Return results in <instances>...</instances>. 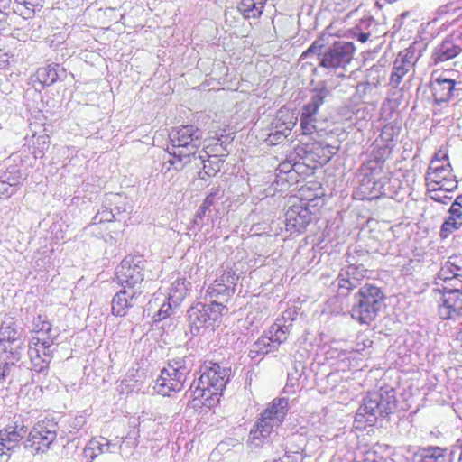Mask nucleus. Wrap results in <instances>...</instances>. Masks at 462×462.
<instances>
[{
    "instance_id": "nucleus-1",
    "label": "nucleus",
    "mask_w": 462,
    "mask_h": 462,
    "mask_svg": "<svg viewBox=\"0 0 462 462\" xmlns=\"http://www.w3.org/2000/svg\"><path fill=\"white\" fill-rule=\"evenodd\" d=\"M171 147H167V152L174 157L166 163H170L175 170H181L185 164L196 162L197 160L204 162L205 158L209 157L204 150L197 153L198 148L201 145L203 139L202 131L192 125H187L172 129L169 134Z\"/></svg>"
},
{
    "instance_id": "nucleus-2",
    "label": "nucleus",
    "mask_w": 462,
    "mask_h": 462,
    "mask_svg": "<svg viewBox=\"0 0 462 462\" xmlns=\"http://www.w3.org/2000/svg\"><path fill=\"white\" fill-rule=\"evenodd\" d=\"M288 410L289 399L286 397L275 398L268 403L250 430V444L254 448L262 446L271 434L282 424Z\"/></svg>"
},
{
    "instance_id": "nucleus-3",
    "label": "nucleus",
    "mask_w": 462,
    "mask_h": 462,
    "mask_svg": "<svg viewBox=\"0 0 462 462\" xmlns=\"http://www.w3.org/2000/svg\"><path fill=\"white\" fill-rule=\"evenodd\" d=\"M194 356H178L169 360L167 367L161 371L154 386L162 396H170L172 392H180L194 367Z\"/></svg>"
},
{
    "instance_id": "nucleus-4",
    "label": "nucleus",
    "mask_w": 462,
    "mask_h": 462,
    "mask_svg": "<svg viewBox=\"0 0 462 462\" xmlns=\"http://www.w3.org/2000/svg\"><path fill=\"white\" fill-rule=\"evenodd\" d=\"M396 408L395 392L393 388L382 387L368 393L356 412V422L374 423L378 418L386 417Z\"/></svg>"
},
{
    "instance_id": "nucleus-5",
    "label": "nucleus",
    "mask_w": 462,
    "mask_h": 462,
    "mask_svg": "<svg viewBox=\"0 0 462 462\" xmlns=\"http://www.w3.org/2000/svg\"><path fill=\"white\" fill-rule=\"evenodd\" d=\"M323 47V41L316 40L301 57L307 58L311 53H317L319 57V66L331 71L345 70L353 59L355 47L352 42H336L321 53Z\"/></svg>"
},
{
    "instance_id": "nucleus-6",
    "label": "nucleus",
    "mask_w": 462,
    "mask_h": 462,
    "mask_svg": "<svg viewBox=\"0 0 462 462\" xmlns=\"http://www.w3.org/2000/svg\"><path fill=\"white\" fill-rule=\"evenodd\" d=\"M355 299L356 303L351 310L352 318L361 324H370L381 310L384 295L379 287L366 283L359 289Z\"/></svg>"
},
{
    "instance_id": "nucleus-7",
    "label": "nucleus",
    "mask_w": 462,
    "mask_h": 462,
    "mask_svg": "<svg viewBox=\"0 0 462 462\" xmlns=\"http://www.w3.org/2000/svg\"><path fill=\"white\" fill-rule=\"evenodd\" d=\"M229 373L226 368L221 367L217 364H214L211 367L199 378V382L195 385L193 383L190 385V390L193 392L194 399H204L211 405V401H218V395L221 394L228 381Z\"/></svg>"
},
{
    "instance_id": "nucleus-8",
    "label": "nucleus",
    "mask_w": 462,
    "mask_h": 462,
    "mask_svg": "<svg viewBox=\"0 0 462 462\" xmlns=\"http://www.w3.org/2000/svg\"><path fill=\"white\" fill-rule=\"evenodd\" d=\"M226 311L222 301L213 300L209 304L198 302L191 306L188 310V320L192 335H198L206 328L214 330Z\"/></svg>"
},
{
    "instance_id": "nucleus-9",
    "label": "nucleus",
    "mask_w": 462,
    "mask_h": 462,
    "mask_svg": "<svg viewBox=\"0 0 462 462\" xmlns=\"http://www.w3.org/2000/svg\"><path fill=\"white\" fill-rule=\"evenodd\" d=\"M433 291H439L441 294L439 306V315L441 319H448L451 310L456 313V310H461L462 273H456L447 282H441L439 287H435Z\"/></svg>"
},
{
    "instance_id": "nucleus-10",
    "label": "nucleus",
    "mask_w": 462,
    "mask_h": 462,
    "mask_svg": "<svg viewBox=\"0 0 462 462\" xmlns=\"http://www.w3.org/2000/svg\"><path fill=\"white\" fill-rule=\"evenodd\" d=\"M57 423L51 420L38 421L24 441L25 450L33 456L47 452L57 438Z\"/></svg>"
},
{
    "instance_id": "nucleus-11",
    "label": "nucleus",
    "mask_w": 462,
    "mask_h": 462,
    "mask_svg": "<svg viewBox=\"0 0 462 462\" xmlns=\"http://www.w3.org/2000/svg\"><path fill=\"white\" fill-rule=\"evenodd\" d=\"M146 261L140 256L128 255L116 267V276L119 284L129 290H142Z\"/></svg>"
},
{
    "instance_id": "nucleus-12",
    "label": "nucleus",
    "mask_w": 462,
    "mask_h": 462,
    "mask_svg": "<svg viewBox=\"0 0 462 462\" xmlns=\"http://www.w3.org/2000/svg\"><path fill=\"white\" fill-rule=\"evenodd\" d=\"M22 329H18L13 319L5 320L0 327V356H8L12 362L20 360L25 346L22 339Z\"/></svg>"
},
{
    "instance_id": "nucleus-13",
    "label": "nucleus",
    "mask_w": 462,
    "mask_h": 462,
    "mask_svg": "<svg viewBox=\"0 0 462 462\" xmlns=\"http://www.w3.org/2000/svg\"><path fill=\"white\" fill-rule=\"evenodd\" d=\"M238 275L233 270H227L217 278L206 290L205 297L210 301L222 300L226 301L227 299L235 292L236 282Z\"/></svg>"
},
{
    "instance_id": "nucleus-14",
    "label": "nucleus",
    "mask_w": 462,
    "mask_h": 462,
    "mask_svg": "<svg viewBox=\"0 0 462 462\" xmlns=\"http://www.w3.org/2000/svg\"><path fill=\"white\" fill-rule=\"evenodd\" d=\"M125 439H120L116 442H112L105 437H96L91 439L85 446L82 457L87 462H93V460L101 454L106 453H117L122 452L124 444H128Z\"/></svg>"
},
{
    "instance_id": "nucleus-15",
    "label": "nucleus",
    "mask_w": 462,
    "mask_h": 462,
    "mask_svg": "<svg viewBox=\"0 0 462 462\" xmlns=\"http://www.w3.org/2000/svg\"><path fill=\"white\" fill-rule=\"evenodd\" d=\"M365 272L363 265L349 264L341 269L334 283L337 287L338 294L346 296L350 291L356 288L365 277Z\"/></svg>"
},
{
    "instance_id": "nucleus-16",
    "label": "nucleus",
    "mask_w": 462,
    "mask_h": 462,
    "mask_svg": "<svg viewBox=\"0 0 462 462\" xmlns=\"http://www.w3.org/2000/svg\"><path fill=\"white\" fill-rule=\"evenodd\" d=\"M27 432V427L23 421L18 418L5 429L0 430V445L10 453L15 451L19 447L21 439Z\"/></svg>"
},
{
    "instance_id": "nucleus-17",
    "label": "nucleus",
    "mask_w": 462,
    "mask_h": 462,
    "mask_svg": "<svg viewBox=\"0 0 462 462\" xmlns=\"http://www.w3.org/2000/svg\"><path fill=\"white\" fill-rule=\"evenodd\" d=\"M143 291L139 289L129 290L125 287L116 293L112 300V313L115 316L124 317L128 310L137 304Z\"/></svg>"
},
{
    "instance_id": "nucleus-18",
    "label": "nucleus",
    "mask_w": 462,
    "mask_h": 462,
    "mask_svg": "<svg viewBox=\"0 0 462 462\" xmlns=\"http://www.w3.org/2000/svg\"><path fill=\"white\" fill-rule=\"evenodd\" d=\"M310 221L311 213L303 204L291 206L285 214L286 228L291 232H302Z\"/></svg>"
},
{
    "instance_id": "nucleus-19",
    "label": "nucleus",
    "mask_w": 462,
    "mask_h": 462,
    "mask_svg": "<svg viewBox=\"0 0 462 462\" xmlns=\"http://www.w3.org/2000/svg\"><path fill=\"white\" fill-rule=\"evenodd\" d=\"M462 51V38L458 35L447 37L432 53L435 63L444 62L457 57Z\"/></svg>"
},
{
    "instance_id": "nucleus-20",
    "label": "nucleus",
    "mask_w": 462,
    "mask_h": 462,
    "mask_svg": "<svg viewBox=\"0 0 462 462\" xmlns=\"http://www.w3.org/2000/svg\"><path fill=\"white\" fill-rule=\"evenodd\" d=\"M22 180L23 176L17 165L12 164L5 170H0V197H11Z\"/></svg>"
},
{
    "instance_id": "nucleus-21",
    "label": "nucleus",
    "mask_w": 462,
    "mask_h": 462,
    "mask_svg": "<svg viewBox=\"0 0 462 462\" xmlns=\"http://www.w3.org/2000/svg\"><path fill=\"white\" fill-rule=\"evenodd\" d=\"M414 64L413 52L406 50L400 52L395 59L393 66L390 82L393 87H397L405 74L411 69Z\"/></svg>"
},
{
    "instance_id": "nucleus-22",
    "label": "nucleus",
    "mask_w": 462,
    "mask_h": 462,
    "mask_svg": "<svg viewBox=\"0 0 462 462\" xmlns=\"http://www.w3.org/2000/svg\"><path fill=\"white\" fill-rule=\"evenodd\" d=\"M28 346V355L32 364V370L35 372L38 376L46 375L53 350L47 351L35 347L32 345H29Z\"/></svg>"
},
{
    "instance_id": "nucleus-23",
    "label": "nucleus",
    "mask_w": 462,
    "mask_h": 462,
    "mask_svg": "<svg viewBox=\"0 0 462 462\" xmlns=\"http://www.w3.org/2000/svg\"><path fill=\"white\" fill-rule=\"evenodd\" d=\"M291 313L285 311L282 319H277L269 328L267 334L273 340V343L279 348L280 345L284 343L292 328V319L287 323L286 319H291Z\"/></svg>"
},
{
    "instance_id": "nucleus-24",
    "label": "nucleus",
    "mask_w": 462,
    "mask_h": 462,
    "mask_svg": "<svg viewBox=\"0 0 462 462\" xmlns=\"http://www.w3.org/2000/svg\"><path fill=\"white\" fill-rule=\"evenodd\" d=\"M452 168L449 162L438 163V160H431L426 172V180L428 185L439 184L447 178H452Z\"/></svg>"
},
{
    "instance_id": "nucleus-25",
    "label": "nucleus",
    "mask_w": 462,
    "mask_h": 462,
    "mask_svg": "<svg viewBox=\"0 0 462 462\" xmlns=\"http://www.w3.org/2000/svg\"><path fill=\"white\" fill-rule=\"evenodd\" d=\"M456 81L448 79L437 78L431 82V90L438 104L448 102L453 96Z\"/></svg>"
},
{
    "instance_id": "nucleus-26",
    "label": "nucleus",
    "mask_w": 462,
    "mask_h": 462,
    "mask_svg": "<svg viewBox=\"0 0 462 462\" xmlns=\"http://www.w3.org/2000/svg\"><path fill=\"white\" fill-rule=\"evenodd\" d=\"M328 95L329 91L325 87L314 89L310 101L303 106L300 116L316 117L319 107L324 104Z\"/></svg>"
},
{
    "instance_id": "nucleus-27",
    "label": "nucleus",
    "mask_w": 462,
    "mask_h": 462,
    "mask_svg": "<svg viewBox=\"0 0 462 462\" xmlns=\"http://www.w3.org/2000/svg\"><path fill=\"white\" fill-rule=\"evenodd\" d=\"M64 74V69H60V65L53 64L46 67L39 68L36 71L37 80L45 86H51L54 84L57 79L60 77V74Z\"/></svg>"
},
{
    "instance_id": "nucleus-28",
    "label": "nucleus",
    "mask_w": 462,
    "mask_h": 462,
    "mask_svg": "<svg viewBox=\"0 0 462 462\" xmlns=\"http://www.w3.org/2000/svg\"><path fill=\"white\" fill-rule=\"evenodd\" d=\"M276 345L273 343L272 338L266 333L259 337L251 346L248 356L251 358H256L259 356H264L269 353L277 351Z\"/></svg>"
},
{
    "instance_id": "nucleus-29",
    "label": "nucleus",
    "mask_w": 462,
    "mask_h": 462,
    "mask_svg": "<svg viewBox=\"0 0 462 462\" xmlns=\"http://www.w3.org/2000/svg\"><path fill=\"white\" fill-rule=\"evenodd\" d=\"M419 462H450L448 449L439 447H429L420 454Z\"/></svg>"
},
{
    "instance_id": "nucleus-30",
    "label": "nucleus",
    "mask_w": 462,
    "mask_h": 462,
    "mask_svg": "<svg viewBox=\"0 0 462 462\" xmlns=\"http://www.w3.org/2000/svg\"><path fill=\"white\" fill-rule=\"evenodd\" d=\"M266 0H242L238 11L245 18H258L262 15Z\"/></svg>"
},
{
    "instance_id": "nucleus-31",
    "label": "nucleus",
    "mask_w": 462,
    "mask_h": 462,
    "mask_svg": "<svg viewBox=\"0 0 462 462\" xmlns=\"http://www.w3.org/2000/svg\"><path fill=\"white\" fill-rule=\"evenodd\" d=\"M190 282H186L185 279L178 278L171 283L168 300H171L175 307H178L186 298Z\"/></svg>"
},
{
    "instance_id": "nucleus-32",
    "label": "nucleus",
    "mask_w": 462,
    "mask_h": 462,
    "mask_svg": "<svg viewBox=\"0 0 462 462\" xmlns=\"http://www.w3.org/2000/svg\"><path fill=\"white\" fill-rule=\"evenodd\" d=\"M54 344V336L51 331H40L33 333L30 340L29 345H32L35 347H39L44 350H52L51 346Z\"/></svg>"
},
{
    "instance_id": "nucleus-33",
    "label": "nucleus",
    "mask_w": 462,
    "mask_h": 462,
    "mask_svg": "<svg viewBox=\"0 0 462 462\" xmlns=\"http://www.w3.org/2000/svg\"><path fill=\"white\" fill-rule=\"evenodd\" d=\"M462 227V220L457 217H453L450 215L445 219L443 224L441 225L439 236L441 238H447L449 235H451L456 230H458Z\"/></svg>"
},
{
    "instance_id": "nucleus-34",
    "label": "nucleus",
    "mask_w": 462,
    "mask_h": 462,
    "mask_svg": "<svg viewBox=\"0 0 462 462\" xmlns=\"http://www.w3.org/2000/svg\"><path fill=\"white\" fill-rule=\"evenodd\" d=\"M296 121H297V118H295L294 116H291L289 121L281 122V120L279 119L275 123L274 128L277 131V133L280 134V137L275 138L276 143L282 142V140L285 139L291 134V131L296 125Z\"/></svg>"
},
{
    "instance_id": "nucleus-35",
    "label": "nucleus",
    "mask_w": 462,
    "mask_h": 462,
    "mask_svg": "<svg viewBox=\"0 0 462 462\" xmlns=\"http://www.w3.org/2000/svg\"><path fill=\"white\" fill-rule=\"evenodd\" d=\"M24 28L28 30L31 40L37 41L43 35V21L42 19L26 22Z\"/></svg>"
},
{
    "instance_id": "nucleus-36",
    "label": "nucleus",
    "mask_w": 462,
    "mask_h": 462,
    "mask_svg": "<svg viewBox=\"0 0 462 462\" xmlns=\"http://www.w3.org/2000/svg\"><path fill=\"white\" fill-rule=\"evenodd\" d=\"M16 369L15 362L10 361L8 356H0V383L9 377Z\"/></svg>"
},
{
    "instance_id": "nucleus-37",
    "label": "nucleus",
    "mask_w": 462,
    "mask_h": 462,
    "mask_svg": "<svg viewBox=\"0 0 462 462\" xmlns=\"http://www.w3.org/2000/svg\"><path fill=\"white\" fill-rule=\"evenodd\" d=\"M208 158V157L205 158L204 162L199 160L196 161V162L198 163V165H196L197 167L203 165V172H199V178L203 180H205L206 175L208 177L213 176L220 170L218 162L213 163L211 161L207 160Z\"/></svg>"
},
{
    "instance_id": "nucleus-38",
    "label": "nucleus",
    "mask_w": 462,
    "mask_h": 462,
    "mask_svg": "<svg viewBox=\"0 0 462 462\" xmlns=\"http://www.w3.org/2000/svg\"><path fill=\"white\" fill-rule=\"evenodd\" d=\"M213 195L212 194H208L204 201L202 202V204L199 206V208H198L196 214H195V217H194V224L195 225H199L200 222L202 221V219L205 217L207 212L208 211L210 206L213 205Z\"/></svg>"
},
{
    "instance_id": "nucleus-39",
    "label": "nucleus",
    "mask_w": 462,
    "mask_h": 462,
    "mask_svg": "<svg viewBox=\"0 0 462 462\" xmlns=\"http://www.w3.org/2000/svg\"><path fill=\"white\" fill-rule=\"evenodd\" d=\"M116 219L114 211L106 207H103L93 217L94 224H100L104 222H112Z\"/></svg>"
},
{
    "instance_id": "nucleus-40",
    "label": "nucleus",
    "mask_w": 462,
    "mask_h": 462,
    "mask_svg": "<svg viewBox=\"0 0 462 462\" xmlns=\"http://www.w3.org/2000/svg\"><path fill=\"white\" fill-rule=\"evenodd\" d=\"M40 331H51V324L47 318L42 315H38L32 321V333H38Z\"/></svg>"
},
{
    "instance_id": "nucleus-41",
    "label": "nucleus",
    "mask_w": 462,
    "mask_h": 462,
    "mask_svg": "<svg viewBox=\"0 0 462 462\" xmlns=\"http://www.w3.org/2000/svg\"><path fill=\"white\" fill-rule=\"evenodd\" d=\"M173 308H176L174 306V303L171 300H169L167 299L166 302H163L157 313L154 315L153 319L154 321H161L168 317H170L172 313Z\"/></svg>"
},
{
    "instance_id": "nucleus-42",
    "label": "nucleus",
    "mask_w": 462,
    "mask_h": 462,
    "mask_svg": "<svg viewBox=\"0 0 462 462\" xmlns=\"http://www.w3.org/2000/svg\"><path fill=\"white\" fill-rule=\"evenodd\" d=\"M316 117H302L300 118V126L302 132V134L309 135L315 132L316 130Z\"/></svg>"
},
{
    "instance_id": "nucleus-43",
    "label": "nucleus",
    "mask_w": 462,
    "mask_h": 462,
    "mask_svg": "<svg viewBox=\"0 0 462 462\" xmlns=\"http://www.w3.org/2000/svg\"><path fill=\"white\" fill-rule=\"evenodd\" d=\"M453 274H456L455 272L452 271V269H450L448 264H444L439 272L437 274V277L435 278V282H434V284H435V287H439L441 282H445L448 281V279H450L451 275Z\"/></svg>"
},
{
    "instance_id": "nucleus-44",
    "label": "nucleus",
    "mask_w": 462,
    "mask_h": 462,
    "mask_svg": "<svg viewBox=\"0 0 462 462\" xmlns=\"http://www.w3.org/2000/svg\"><path fill=\"white\" fill-rule=\"evenodd\" d=\"M455 273H462V254H453L445 263Z\"/></svg>"
},
{
    "instance_id": "nucleus-45",
    "label": "nucleus",
    "mask_w": 462,
    "mask_h": 462,
    "mask_svg": "<svg viewBox=\"0 0 462 462\" xmlns=\"http://www.w3.org/2000/svg\"><path fill=\"white\" fill-rule=\"evenodd\" d=\"M319 147L321 149L322 157L326 162H328L338 150L337 146L332 144L322 145V143H319Z\"/></svg>"
},
{
    "instance_id": "nucleus-46",
    "label": "nucleus",
    "mask_w": 462,
    "mask_h": 462,
    "mask_svg": "<svg viewBox=\"0 0 462 462\" xmlns=\"http://www.w3.org/2000/svg\"><path fill=\"white\" fill-rule=\"evenodd\" d=\"M433 187V191H451L457 188V182L452 178H447L442 183L436 184Z\"/></svg>"
},
{
    "instance_id": "nucleus-47",
    "label": "nucleus",
    "mask_w": 462,
    "mask_h": 462,
    "mask_svg": "<svg viewBox=\"0 0 462 462\" xmlns=\"http://www.w3.org/2000/svg\"><path fill=\"white\" fill-rule=\"evenodd\" d=\"M12 36L19 41L26 42L30 39V34L27 29L24 28H15L12 32Z\"/></svg>"
},
{
    "instance_id": "nucleus-48",
    "label": "nucleus",
    "mask_w": 462,
    "mask_h": 462,
    "mask_svg": "<svg viewBox=\"0 0 462 462\" xmlns=\"http://www.w3.org/2000/svg\"><path fill=\"white\" fill-rule=\"evenodd\" d=\"M371 189L372 192L374 191L373 197H377V194H385L384 181L381 180L373 181Z\"/></svg>"
},
{
    "instance_id": "nucleus-49",
    "label": "nucleus",
    "mask_w": 462,
    "mask_h": 462,
    "mask_svg": "<svg viewBox=\"0 0 462 462\" xmlns=\"http://www.w3.org/2000/svg\"><path fill=\"white\" fill-rule=\"evenodd\" d=\"M432 160H438V163L448 162V156L446 152L439 150L435 153Z\"/></svg>"
},
{
    "instance_id": "nucleus-50",
    "label": "nucleus",
    "mask_w": 462,
    "mask_h": 462,
    "mask_svg": "<svg viewBox=\"0 0 462 462\" xmlns=\"http://www.w3.org/2000/svg\"><path fill=\"white\" fill-rule=\"evenodd\" d=\"M435 194L431 196V199H434L435 201H438V202H440L442 204H447L448 200H450V197L447 196V195H443V196H440L438 192L439 191H434Z\"/></svg>"
},
{
    "instance_id": "nucleus-51",
    "label": "nucleus",
    "mask_w": 462,
    "mask_h": 462,
    "mask_svg": "<svg viewBox=\"0 0 462 462\" xmlns=\"http://www.w3.org/2000/svg\"><path fill=\"white\" fill-rule=\"evenodd\" d=\"M11 454L12 453L5 450V448L0 445V462H8L11 457Z\"/></svg>"
},
{
    "instance_id": "nucleus-52",
    "label": "nucleus",
    "mask_w": 462,
    "mask_h": 462,
    "mask_svg": "<svg viewBox=\"0 0 462 462\" xmlns=\"http://www.w3.org/2000/svg\"><path fill=\"white\" fill-rule=\"evenodd\" d=\"M448 214L453 217H457L459 219L462 220V209L458 208H456L454 206H450V208L448 210Z\"/></svg>"
},
{
    "instance_id": "nucleus-53",
    "label": "nucleus",
    "mask_w": 462,
    "mask_h": 462,
    "mask_svg": "<svg viewBox=\"0 0 462 462\" xmlns=\"http://www.w3.org/2000/svg\"><path fill=\"white\" fill-rule=\"evenodd\" d=\"M27 9L34 11L35 7H42L43 0H27Z\"/></svg>"
},
{
    "instance_id": "nucleus-54",
    "label": "nucleus",
    "mask_w": 462,
    "mask_h": 462,
    "mask_svg": "<svg viewBox=\"0 0 462 462\" xmlns=\"http://www.w3.org/2000/svg\"><path fill=\"white\" fill-rule=\"evenodd\" d=\"M8 64L7 54L0 49V69H4Z\"/></svg>"
},
{
    "instance_id": "nucleus-55",
    "label": "nucleus",
    "mask_w": 462,
    "mask_h": 462,
    "mask_svg": "<svg viewBox=\"0 0 462 462\" xmlns=\"http://www.w3.org/2000/svg\"><path fill=\"white\" fill-rule=\"evenodd\" d=\"M293 168V165L291 162H282L279 165V170L281 172H291V169Z\"/></svg>"
},
{
    "instance_id": "nucleus-56",
    "label": "nucleus",
    "mask_w": 462,
    "mask_h": 462,
    "mask_svg": "<svg viewBox=\"0 0 462 462\" xmlns=\"http://www.w3.org/2000/svg\"><path fill=\"white\" fill-rule=\"evenodd\" d=\"M452 206L462 209V194L456 198V199L452 203Z\"/></svg>"
},
{
    "instance_id": "nucleus-57",
    "label": "nucleus",
    "mask_w": 462,
    "mask_h": 462,
    "mask_svg": "<svg viewBox=\"0 0 462 462\" xmlns=\"http://www.w3.org/2000/svg\"><path fill=\"white\" fill-rule=\"evenodd\" d=\"M280 137V134L277 133L276 130H274V132H272L270 134H269V137H268V140L272 143H277L276 141H275V138H278Z\"/></svg>"
},
{
    "instance_id": "nucleus-58",
    "label": "nucleus",
    "mask_w": 462,
    "mask_h": 462,
    "mask_svg": "<svg viewBox=\"0 0 462 462\" xmlns=\"http://www.w3.org/2000/svg\"><path fill=\"white\" fill-rule=\"evenodd\" d=\"M392 128H384L382 132V134H381V137L382 138H384V136H387V138H385L386 140H388L390 138V136L392 135Z\"/></svg>"
},
{
    "instance_id": "nucleus-59",
    "label": "nucleus",
    "mask_w": 462,
    "mask_h": 462,
    "mask_svg": "<svg viewBox=\"0 0 462 462\" xmlns=\"http://www.w3.org/2000/svg\"><path fill=\"white\" fill-rule=\"evenodd\" d=\"M368 38H369V33H365V32H361L357 36L358 41H360L361 42H365L368 40Z\"/></svg>"
},
{
    "instance_id": "nucleus-60",
    "label": "nucleus",
    "mask_w": 462,
    "mask_h": 462,
    "mask_svg": "<svg viewBox=\"0 0 462 462\" xmlns=\"http://www.w3.org/2000/svg\"><path fill=\"white\" fill-rule=\"evenodd\" d=\"M18 5H23L27 9V0H16Z\"/></svg>"
},
{
    "instance_id": "nucleus-61",
    "label": "nucleus",
    "mask_w": 462,
    "mask_h": 462,
    "mask_svg": "<svg viewBox=\"0 0 462 462\" xmlns=\"http://www.w3.org/2000/svg\"><path fill=\"white\" fill-rule=\"evenodd\" d=\"M459 449H460V453H459V458H458V461L459 462H462V443L460 444L459 446Z\"/></svg>"
},
{
    "instance_id": "nucleus-62",
    "label": "nucleus",
    "mask_w": 462,
    "mask_h": 462,
    "mask_svg": "<svg viewBox=\"0 0 462 462\" xmlns=\"http://www.w3.org/2000/svg\"><path fill=\"white\" fill-rule=\"evenodd\" d=\"M217 192H218L217 189L216 190H214V189H212V191L209 194H212L213 195V199H214Z\"/></svg>"
},
{
    "instance_id": "nucleus-63",
    "label": "nucleus",
    "mask_w": 462,
    "mask_h": 462,
    "mask_svg": "<svg viewBox=\"0 0 462 462\" xmlns=\"http://www.w3.org/2000/svg\"><path fill=\"white\" fill-rule=\"evenodd\" d=\"M272 462H288V461H285L284 458H281V459H276V460H273Z\"/></svg>"
},
{
    "instance_id": "nucleus-64",
    "label": "nucleus",
    "mask_w": 462,
    "mask_h": 462,
    "mask_svg": "<svg viewBox=\"0 0 462 462\" xmlns=\"http://www.w3.org/2000/svg\"><path fill=\"white\" fill-rule=\"evenodd\" d=\"M362 462H375L374 460H371L368 457L364 459Z\"/></svg>"
}]
</instances>
